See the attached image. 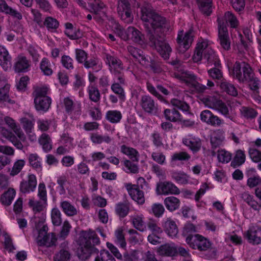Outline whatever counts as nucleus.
I'll list each match as a JSON object with an SVG mask.
<instances>
[{
  "label": "nucleus",
  "instance_id": "f257e3e1",
  "mask_svg": "<svg viewBox=\"0 0 261 261\" xmlns=\"http://www.w3.org/2000/svg\"><path fill=\"white\" fill-rule=\"evenodd\" d=\"M141 19L144 22V27L147 32L148 37L151 34L155 36L164 34L162 30L165 28L166 19L159 15L148 4H144L141 8Z\"/></svg>",
  "mask_w": 261,
  "mask_h": 261
},
{
  "label": "nucleus",
  "instance_id": "f03ea898",
  "mask_svg": "<svg viewBox=\"0 0 261 261\" xmlns=\"http://www.w3.org/2000/svg\"><path fill=\"white\" fill-rule=\"evenodd\" d=\"M100 243L99 238L94 231L89 229L81 231L77 240V255L79 259L85 261L92 254H98L99 250L95 246Z\"/></svg>",
  "mask_w": 261,
  "mask_h": 261
},
{
  "label": "nucleus",
  "instance_id": "7ed1b4c3",
  "mask_svg": "<svg viewBox=\"0 0 261 261\" xmlns=\"http://www.w3.org/2000/svg\"><path fill=\"white\" fill-rule=\"evenodd\" d=\"M229 74L240 83L248 82L252 90L257 91L259 88L260 81L254 76V73L250 65L245 62L237 61L232 69H229Z\"/></svg>",
  "mask_w": 261,
  "mask_h": 261
},
{
  "label": "nucleus",
  "instance_id": "20e7f679",
  "mask_svg": "<svg viewBox=\"0 0 261 261\" xmlns=\"http://www.w3.org/2000/svg\"><path fill=\"white\" fill-rule=\"evenodd\" d=\"M193 59L195 62H198L202 59L205 60L209 66L214 65L215 67H220L221 65L218 56L208 46L207 40H202L197 43Z\"/></svg>",
  "mask_w": 261,
  "mask_h": 261
},
{
  "label": "nucleus",
  "instance_id": "39448f33",
  "mask_svg": "<svg viewBox=\"0 0 261 261\" xmlns=\"http://www.w3.org/2000/svg\"><path fill=\"white\" fill-rule=\"evenodd\" d=\"M49 93V88L47 86L37 87L34 90L32 96L37 111L46 112L48 110L51 103V99L48 95Z\"/></svg>",
  "mask_w": 261,
  "mask_h": 261
},
{
  "label": "nucleus",
  "instance_id": "423d86ee",
  "mask_svg": "<svg viewBox=\"0 0 261 261\" xmlns=\"http://www.w3.org/2000/svg\"><path fill=\"white\" fill-rule=\"evenodd\" d=\"M149 40L151 46L154 47L160 55L165 60L168 59L172 51V48L168 43L165 41L164 34L155 36L151 34Z\"/></svg>",
  "mask_w": 261,
  "mask_h": 261
},
{
  "label": "nucleus",
  "instance_id": "0eeeda50",
  "mask_svg": "<svg viewBox=\"0 0 261 261\" xmlns=\"http://www.w3.org/2000/svg\"><path fill=\"white\" fill-rule=\"evenodd\" d=\"M204 103L208 108L216 110L225 118L235 121V118L230 113L228 107L221 100L210 96L205 98Z\"/></svg>",
  "mask_w": 261,
  "mask_h": 261
},
{
  "label": "nucleus",
  "instance_id": "6e6552de",
  "mask_svg": "<svg viewBox=\"0 0 261 261\" xmlns=\"http://www.w3.org/2000/svg\"><path fill=\"white\" fill-rule=\"evenodd\" d=\"M117 34L124 41L131 40L138 44H142L144 43V35L134 27H128L125 30L119 29L117 30Z\"/></svg>",
  "mask_w": 261,
  "mask_h": 261
},
{
  "label": "nucleus",
  "instance_id": "1a4fd4ad",
  "mask_svg": "<svg viewBox=\"0 0 261 261\" xmlns=\"http://www.w3.org/2000/svg\"><path fill=\"white\" fill-rule=\"evenodd\" d=\"M218 41L221 47L225 50L230 49L231 41L228 28L220 19L218 21Z\"/></svg>",
  "mask_w": 261,
  "mask_h": 261
},
{
  "label": "nucleus",
  "instance_id": "9d476101",
  "mask_svg": "<svg viewBox=\"0 0 261 261\" xmlns=\"http://www.w3.org/2000/svg\"><path fill=\"white\" fill-rule=\"evenodd\" d=\"M186 242L193 249H198L199 251L207 250L211 245L208 239L199 234L188 237L186 240Z\"/></svg>",
  "mask_w": 261,
  "mask_h": 261
},
{
  "label": "nucleus",
  "instance_id": "9b49d317",
  "mask_svg": "<svg viewBox=\"0 0 261 261\" xmlns=\"http://www.w3.org/2000/svg\"><path fill=\"white\" fill-rule=\"evenodd\" d=\"M106 63L109 66V69L114 76L124 75L121 72L124 69V66L122 61L117 56L106 54Z\"/></svg>",
  "mask_w": 261,
  "mask_h": 261
},
{
  "label": "nucleus",
  "instance_id": "f8f14e48",
  "mask_svg": "<svg viewBox=\"0 0 261 261\" xmlns=\"http://www.w3.org/2000/svg\"><path fill=\"white\" fill-rule=\"evenodd\" d=\"M193 30H189L184 35V31H178L176 41L181 53L185 52L189 48L193 41Z\"/></svg>",
  "mask_w": 261,
  "mask_h": 261
},
{
  "label": "nucleus",
  "instance_id": "ddd939ff",
  "mask_svg": "<svg viewBox=\"0 0 261 261\" xmlns=\"http://www.w3.org/2000/svg\"><path fill=\"white\" fill-rule=\"evenodd\" d=\"M114 77L113 82L111 85V89L120 99H124L125 91L123 86L126 84L125 76L124 75H120Z\"/></svg>",
  "mask_w": 261,
  "mask_h": 261
},
{
  "label": "nucleus",
  "instance_id": "4468645a",
  "mask_svg": "<svg viewBox=\"0 0 261 261\" xmlns=\"http://www.w3.org/2000/svg\"><path fill=\"white\" fill-rule=\"evenodd\" d=\"M125 187L133 200L139 204H143L145 202L144 192L138 188V186L128 183L125 184Z\"/></svg>",
  "mask_w": 261,
  "mask_h": 261
},
{
  "label": "nucleus",
  "instance_id": "2eb2a0df",
  "mask_svg": "<svg viewBox=\"0 0 261 261\" xmlns=\"http://www.w3.org/2000/svg\"><path fill=\"white\" fill-rule=\"evenodd\" d=\"M200 119L202 122L214 127L220 126L224 123V121L222 119L207 110L201 112Z\"/></svg>",
  "mask_w": 261,
  "mask_h": 261
},
{
  "label": "nucleus",
  "instance_id": "dca6fc26",
  "mask_svg": "<svg viewBox=\"0 0 261 261\" xmlns=\"http://www.w3.org/2000/svg\"><path fill=\"white\" fill-rule=\"evenodd\" d=\"M63 106L65 112L68 115L74 114L80 115L81 114V103L80 101L73 100L69 97H65L63 100Z\"/></svg>",
  "mask_w": 261,
  "mask_h": 261
},
{
  "label": "nucleus",
  "instance_id": "f3484780",
  "mask_svg": "<svg viewBox=\"0 0 261 261\" xmlns=\"http://www.w3.org/2000/svg\"><path fill=\"white\" fill-rule=\"evenodd\" d=\"M37 181L36 176L33 174L28 175L27 180H22L20 184V191L23 194H29L35 191Z\"/></svg>",
  "mask_w": 261,
  "mask_h": 261
},
{
  "label": "nucleus",
  "instance_id": "a211bd4d",
  "mask_svg": "<svg viewBox=\"0 0 261 261\" xmlns=\"http://www.w3.org/2000/svg\"><path fill=\"white\" fill-rule=\"evenodd\" d=\"M156 191L158 194L161 195H177L180 193V190L170 181H164L158 184Z\"/></svg>",
  "mask_w": 261,
  "mask_h": 261
},
{
  "label": "nucleus",
  "instance_id": "6ab92c4d",
  "mask_svg": "<svg viewBox=\"0 0 261 261\" xmlns=\"http://www.w3.org/2000/svg\"><path fill=\"white\" fill-rule=\"evenodd\" d=\"M31 66V62L27 58L19 55L16 59L14 64V69L17 73H25L28 72Z\"/></svg>",
  "mask_w": 261,
  "mask_h": 261
},
{
  "label": "nucleus",
  "instance_id": "aec40b11",
  "mask_svg": "<svg viewBox=\"0 0 261 261\" xmlns=\"http://www.w3.org/2000/svg\"><path fill=\"white\" fill-rule=\"evenodd\" d=\"M140 105L142 109L147 113L155 114L158 111V104L149 95H143L141 97Z\"/></svg>",
  "mask_w": 261,
  "mask_h": 261
},
{
  "label": "nucleus",
  "instance_id": "412c9836",
  "mask_svg": "<svg viewBox=\"0 0 261 261\" xmlns=\"http://www.w3.org/2000/svg\"><path fill=\"white\" fill-rule=\"evenodd\" d=\"M244 237L249 243L259 244L261 242V228L256 226H250L244 233Z\"/></svg>",
  "mask_w": 261,
  "mask_h": 261
},
{
  "label": "nucleus",
  "instance_id": "4be33fe9",
  "mask_svg": "<svg viewBox=\"0 0 261 261\" xmlns=\"http://www.w3.org/2000/svg\"><path fill=\"white\" fill-rule=\"evenodd\" d=\"M182 142L194 153L200 150L202 145L200 139L194 136L193 135H189L186 136L182 139Z\"/></svg>",
  "mask_w": 261,
  "mask_h": 261
},
{
  "label": "nucleus",
  "instance_id": "5701e85b",
  "mask_svg": "<svg viewBox=\"0 0 261 261\" xmlns=\"http://www.w3.org/2000/svg\"><path fill=\"white\" fill-rule=\"evenodd\" d=\"M222 20L226 27H229L231 29H237L240 25V22L237 16L231 11H226L223 17L218 16L217 22L218 19Z\"/></svg>",
  "mask_w": 261,
  "mask_h": 261
},
{
  "label": "nucleus",
  "instance_id": "b1692460",
  "mask_svg": "<svg viewBox=\"0 0 261 261\" xmlns=\"http://www.w3.org/2000/svg\"><path fill=\"white\" fill-rule=\"evenodd\" d=\"M88 4L90 7L89 11L95 14L94 19L98 21H102L105 13L100 11L105 7V4L99 0H94L93 3H89Z\"/></svg>",
  "mask_w": 261,
  "mask_h": 261
},
{
  "label": "nucleus",
  "instance_id": "393cba45",
  "mask_svg": "<svg viewBox=\"0 0 261 261\" xmlns=\"http://www.w3.org/2000/svg\"><path fill=\"white\" fill-rule=\"evenodd\" d=\"M0 66L5 71L10 70L12 66V58L7 49L0 45Z\"/></svg>",
  "mask_w": 261,
  "mask_h": 261
},
{
  "label": "nucleus",
  "instance_id": "a878e982",
  "mask_svg": "<svg viewBox=\"0 0 261 261\" xmlns=\"http://www.w3.org/2000/svg\"><path fill=\"white\" fill-rule=\"evenodd\" d=\"M225 132L222 129L215 130L210 138V143L213 149H216L223 145L225 140Z\"/></svg>",
  "mask_w": 261,
  "mask_h": 261
},
{
  "label": "nucleus",
  "instance_id": "bb28decb",
  "mask_svg": "<svg viewBox=\"0 0 261 261\" xmlns=\"http://www.w3.org/2000/svg\"><path fill=\"white\" fill-rule=\"evenodd\" d=\"M117 12L120 18L124 23L128 24L133 22L134 17L130 5L117 6Z\"/></svg>",
  "mask_w": 261,
  "mask_h": 261
},
{
  "label": "nucleus",
  "instance_id": "cd10ccee",
  "mask_svg": "<svg viewBox=\"0 0 261 261\" xmlns=\"http://www.w3.org/2000/svg\"><path fill=\"white\" fill-rule=\"evenodd\" d=\"M60 251L54 256V261H69L71 254L67 244L64 242L61 244Z\"/></svg>",
  "mask_w": 261,
  "mask_h": 261
},
{
  "label": "nucleus",
  "instance_id": "c85d7f7f",
  "mask_svg": "<svg viewBox=\"0 0 261 261\" xmlns=\"http://www.w3.org/2000/svg\"><path fill=\"white\" fill-rule=\"evenodd\" d=\"M60 207L62 212L68 217L76 216L78 213L77 208L69 201H61L60 203Z\"/></svg>",
  "mask_w": 261,
  "mask_h": 261
},
{
  "label": "nucleus",
  "instance_id": "c756f323",
  "mask_svg": "<svg viewBox=\"0 0 261 261\" xmlns=\"http://www.w3.org/2000/svg\"><path fill=\"white\" fill-rule=\"evenodd\" d=\"M146 87L149 92L160 100H163L164 98L163 96L159 93L157 90L162 92L165 95L169 94L168 90L161 85H157L156 89L151 83L147 82L146 83Z\"/></svg>",
  "mask_w": 261,
  "mask_h": 261
},
{
  "label": "nucleus",
  "instance_id": "7c9ffc66",
  "mask_svg": "<svg viewBox=\"0 0 261 261\" xmlns=\"http://www.w3.org/2000/svg\"><path fill=\"white\" fill-rule=\"evenodd\" d=\"M130 204L128 201L120 202L115 205V213L120 218L125 217L129 213Z\"/></svg>",
  "mask_w": 261,
  "mask_h": 261
},
{
  "label": "nucleus",
  "instance_id": "2f4dec72",
  "mask_svg": "<svg viewBox=\"0 0 261 261\" xmlns=\"http://www.w3.org/2000/svg\"><path fill=\"white\" fill-rule=\"evenodd\" d=\"M200 12L205 16H210L213 12L212 0H196Z\"/></svg>",
  "mask_w": 261,
  "mask_h": 261
},
{
  "label": "nucleus",
  "instance_id": "473e14b6",
  "mask_svg": "<svg viewBox=\"0 0 261 261\" xmlns=\"http://www.w3.org/2000/svg\"><path fill=\"white\" fill-rule=\"evenodd\" d=\"M171 177L178 184L185 185L191 184L190 176L183 171H174L171 173Z\"/></svg>",
  "mask_w": 261,
  "mask_h": 261
},
{
  "label": "nucleus",
  "instance_id": "72a5a7b5",
  "mask_svg": "<svg viewBox=\"0 0 261 261\" xmlns=\"http://www.w3.org/2000/svg\"><path fill=\"white\" fill-rule=\"evenodd\" d=\"M4 120L6 123L14 131L18 137L21 140L24 141L25 137L19 125L17 124L15 121L9 117H6Z\"/></svg>",
  "mask_w": 261,
  "mask_h": 261
},
{
  "label": "nucleus",
  "instance_id": "f704fd0d",
  "mask_svg": "<svg viewBox=\"0 0 261 261\" xmlns=\"http://www.w3.org/2000/svg\"><path fill=\"white\" fill-rule=\"evenodd\" d=\"M158 253L161 256H172L177 254V250L174 246L165 244L158 248Z\"/></svg>",
  "mask_w": 261,
  "mask_h": 261
},
{
  "label": "nucleus",
  "instance_id": "c9c22d12",
  "mask_svg": "<svg viewBox=\"0 0 261 261\" xmlns=\"http://www.w3.org/2000/svg\"><path fill=\"white\" fill-rule=\"evenodd\" d=\"M166 119L173 122H178L181 120V115L175 108L166 109L164 111Z\"/></svg>",
  "mask_w": 261,
  "mask_h": 261
},
{
  "label": "nucleus",
  "instance_id": "e433bc0d",
  "mask_svg": "<svg viewBox=\"0 0 261 261\" xmlns=\"http://www.w3.org/2000/svg\"><path fill=\"white\" fill-rule=\"evenodd\" d=\"M123 167L122 170L128 174H137L139 172V168L137 163L129 160L124 159L122 161Z\"/></svg>",
  "mask_w": 261,
  "mask_h": 261
},
{
  "label": "nucleus",
  "instance_id": "4c0bfd02",
  "mask_svg": "<svg viewBox=\"0 0 261 261\" xmlns=\"http://www.w3.org/2000/svg\"><path fill=\"white\" fill-rule=\"evenodd\" d=\"M35 119L32 114H28L20 119L22 126L27 133H31L34 128Z\"/></svg>",
  "mask_w": 261,
  "mask_h": 261
},
{
  "label": "nucleus",
  "instance_id": "58836bf2",
  "mask_svg": "<svg viewBox=\"0 0 261 261\" xmlns=\"http://www.w3.org/2000/svg\"><path fill=\"white\" fill-rule=\"evenodd\" d=\"M65 34L71 39H77L81 37V33L79 29L74 28L73 24L69 22L65 24Z\"/></svg>",
  "mask_w": 261,
  "mask_h": 261
},
{
  "label": "nucleus",
  "instance_id": "ea45409f",
  "mask_svg": "<svg viewBox=\"0 0 261 261\" xmlns=\"http://www.w3.org/2000/svg\"><path fill=\"white\" fill-rule=\"evenodd\" d=\"M120 151L123 154L128 156L132 161L138 162L139 153L136 149L128 147L125 145H122L120 147Z\"/></svg>",
  "mask_w": 261,
  "mask_h": 261
},
{
  "label": "nucleus",
  "instance_id": "a19ab883",
  "mask_svg": "<svg viewBox=\"0 0 261 261\" xmlns=\"http://www.w3.org/2000/svg\"><path fill=\"white\" fill-rule=\"evenodd\" d=\"M2 134L4 137L9 140L15 147L18 149H22L23 146L21 142L19 141L15 135L11 132L3 129L2 130Z\"/></svg>",
  "mask_w": 261,
  "mask_h": 261
},
{
  "label": "nucleus",
  "instance_id": "79ce46f5",
  "mask_svg": "<svg viewBox=\"0 0 261 261\" xmlns=\"http://www.w3.org/2000/svg\"><path fill=\"white\" fill-rule=\"evenodd\" d=\"M38 141L45 152H48L52 149V141L48 134L46 133L42 134L40 136Z\"/></svg>",
  "mask_w": 261,
  "mask_h": 261
},
{
  "label": "nucleus",
  "instance_id": "37998d69",
  "mask_svg": "<svg viewBox=\"0 0 261 261\" xmlns=\"http://www.w3.org/2000/svg\"><path fill=\"white\" fill-rule=\"evenodd\" d=\"M220 87L223 92H225L229 95L236 96L238 91L233 84L225 79H222L220 83Z\"/></svg>",
  "mask_w": 261,
  "mask_h": 261
},
{
  "label": "nucleus",
  "instance_id": "c03bdc74",
  "mask_svg": "<svg viewBox=\"0 0 261 261\" xmlns=\"http://www.w3.org/2000/svg\"><path fill=\"white\" fill-rule=\"evenodd\" d=\"M56 239L53 233L46 234L42 236V237H37V242L40 246H46L50 247L55 244Z\"/></svg>",
  "mask_w": 261,
  "mask_h": 261
},
{
  "label": "nucleus",
  "instance_id": "a18cd8bd",
  "mask_svg": "<svg viewBox=\"0 0 261 261\" xmlns=\"http://www.w3.org/2000/svg\"><path fill=\"white\" fill-rule=\"evenodd\" d=\"M164 203L168 210L173 212L179 207L180 201L174 196H169L164 199Z\"/></svg>",
  "mask_w": 261,
  "mask_h": 261
},
{
  "label": "nucleus",
  "instance_id": "49530a36",
  "mask_svg": "<svg viewBox=\"0 0 261 261\" xmlns=\"http://www.w3.org/2000/svg\"><path fill=\"white\" fill-rule=\"evenodd\" d=\"M59 26V22L58 20L51 16L46 17L42 24V27H45L47 30L51 32H56Z\"/></svg>",
  "mask_w": 261,
  "mask_h": 261
},
{
  "label": "nucleus",
  "instance_id": "de8ad7c7",
  "mask_svg": "<svg viewBox=\"0 0 261 261\" xmlns=\"http://www.w3.org/2000/svg\"><path fill=\"white\" fill-rule=\"evenodd\" d=\"M87 92L89 99L95 103L99 101L100 93L98 88L94 84H90L87 88Z\"/></svg>",
  "mask_w": 261,
  "mask_h": 261
},
{
  "label": "nucleus",
  "instance_id": "09e8293b",
  "mask_svg": "<svg viewBox=\"0 0 261 261\" xmlns=\"http://www.w3.org/2000/svg\"><path fill=\"white\" fill-rule=\"evenodd\" d=\"M90 140L95 144H100L102 143L109 144L112 141L111 138L108 135H102L98 133L91 134Z\"/></svg>",
  "mask_w": 261,
  "mask_h": 261
},
{
  "label": "nucleus",
  "instance_id": "8fccbe9b",
  "mask_svg": "<svg viewBox=\"0 0 261 261\" xmlns=\"http://www.w3.org/2000/svg\"><path fill=\"white\" fill-rule=\"evenodd\" d=\"M28 160L30 166L38 172L42 170L41 159L37 153H31L28 156Z\"/></svg>",
  "mask_w": 261,
  "mask_h": 261
},
{
  "label": "nucleus",
  "instance_id": "3c124183",
  "mask_svg": "<svg viewBox=\"0 0 261 261\" xmlns=\"http://www.w3.org/2000/svg\"><path fill=\"white\" fill-rule=\"evenodd\" d=\"M164 227L165 231L169 236L174 237L177 235L178 228L174 221L171 219H167L164 223Z\"/></svg>",
  "mask_w": 261,
  "mask_h": 261
},
{
  "label": "nucleus",
  "instance_id": "603ef678",
  "mask_svg": "<svg viewBox=\"0 0 261 261\" xmlns=\"http://www.w3.org/2000/svg\"><path fill=\"white\" fill-rule=\"evenodd\" d=\"M16 195V191L13 188H9L2 196L1 200L3 204L10 205Z\"/></svg>",
  "mask_w": 261,
  "mask_h": 261
},
{
  "label": "nucleus",
  "instance_id": "864d4df0",
  "mask_svg": "<svg viewBox=\"0 0 261 261\" xmlns=\"http://www.w3.org/2000/svg\"><path fill=\"white\" fill-rule=\"evenodd\" d=\"M121 112L117 110H109L106 115V119L112 123H117L122 119Z\"/></svg>",
  "mask_w": 261,
  "mask_h": 261
},
{
  "label": "nucleus",
  "instance_id": "5fc2aeb1",
  "mask_svg": "<svg viewBox=\"0 0 261 261\" xmlns=\"http://www.w3.org/2000/svg\"><path fill=\"white\" fill-rule=\"evenodd\" d=\"M99 63V59L97 57H92L89 59L87 58L83 63V65L86 69H97L96 71H98L101 68V66Z\"/></svg>",
  "mask_w": 261,
  "mask_h": 261
},
{
  "label": "nucleus",
  "instance_id": "6e6d98bb",
  "mask_svg": "<svg viewBox=\"0 0 261 261\" xmlns=\"http://www.w3.org/2000/svg\"><path fill=\"white\" fill-rule=\"evenodd\" d=\"M245 154L242 150H238L236 151V155L231 163V166L233 168H236L242 165L245 161Z\"/></svg>",
  "mask_w": 261,
  "mask_h": 261
},
{
  "label": "nucleus",
  "instance_id": "4d7b16f0",
  "mask_svg": "<svg viewBox=\"0 0 261 261\" xmlns=\"http://www.w3.org/2000/svg\"><path fill=\"white\" fill-rule=\"evenodd\" d=\"M40 68L43 74L47 76L51 75L53 71L51 69V64L49 60L46 58H43L40 63Z\"/></svg>",
  "mask_w": 261,
  "mask_h": 261
},
{
  "label": "nucleus",
  "instance_id": "13d9d810",
  "mask_svg": "<svg viewBox=\"0 0 261 261\" xmlns=\"http://www.w3.org/2000/svg\"><path fill=\"white\" fill-rule=\"evenodd\" d=\"M197 229L195 226L191 223H187L185 224L183 231L182 235L186 237V240L188 237H191L196 234Z\"/></svg>",
  "mask_w": 261,
  "mask_h": 261
},
{
  "label": "nucleus",
  "instance_id": "bf43d9fd",
  "mask_svg": "<svg viewBox=\"0 0 261 261\" xmlns=\"http://www.w3.org/2000/svg\"><path fill=\"white\" fill-rule=\"evenodd\" d=\"M132 222L134 227L140 231L145 230L146 226L141 216H135L132 217Z\"/></svg>",
  "mask_w": 261,
  "mask_h": 261
},
{
  "label": "nucleus",
  "instance_id": "052dcab7",
  "mask_svg": "<svg viewBox=\"0 0 261 261\" xmlns=\"http://www.w3.org/2000/svg\"><path fill=\"white\" fill-rule=\"evenodd\" d=\"M51 221L54 225L59 226L62 222L61 213L57 207H54L51 212Z\"/></svg>",
  "mask_w": 261,
  "mask_h": 261
},
{
  "label": "nucleus",
  "instance_id": "680f3d73",
  "mask_svg": "<svg viewBox=\"0 0 261 261\" xmlns=\"http://www.w3.org/2000/svg\"><path fill=\"white\" fill-rule=\"evenodd\" d=\"M240 111L241 115L246 119H253L256 117L257 114L254 109L249 107H243L240 109Z\"/></svg>",
  "mask_w": 261,
  "mask_h": 261
},
{
  "label": "nucleus",
  "instance_id": "e2e57ef3",
  "mask_svg": "<svg viewBox=\"0 0 261 261\" xmlns=\"http://www.w3.org/2000/svg\"><path fill=\"white\" fill-rule=\"evenodd\" d=\"M94 261H116L115 258L109 252V251L103 249L101 250L99 255L95 258Z\"/></svg>",
  "mask_w": 261,
  "mask_h": 261
},
{
  "label": "nucleus",
  "instance_id": "0e129e2a",
  "mask_svg": "<svg viewBox=\"0 0 261 261\" xmlns=\"http://www.w3.org/2000/svg\"><path fill=\"white\" fill-rule=\"evenodd\" d=\"M171 103L173 106L177 108L183 112H188L189 111V105L184 100L177 98H173L171 99Z\"/></svg>",
  "mask_w": 261,
  "mask_h": 261
},
{
  "label": "nucleus",
  "instance_id": "69168bd1",
  "mask_svg": "<svg viewBox=\"0 0 261 261\" xmlns=\"http://www.w3.org/2000/svg\"><path fill=\"white\" fill-rule=\"evenodd\" d=\"M165 212L164 206L161 203H155L151 205L150 213H152L155 217H162Z\"/></svg>",
  "mask_w": 261,
  "mask_h": 261
},
{
  "label": "nucleus",
  "instance_id": "338daca9",
  "mask_svg": "<svg viewBox=\"0 0 261 261\" xmlns=\"http://www.w3.org/2000/svg\"><path fill=\"white\" fill-rule=\"evenodd\" d=\"M217 157L220 162L228 163L232 159V154L224 149H221L218 150Z\"/></svg>",
  "mask_w": 261,
  "mask_h": 261
},
{
  "label": "nucleus",
  "instance_id": "774afa93",
  "mask_svg": "<svg viewBox=\"0 0 261 261\" xmlns=\"http://www.w3.org/2000/svg\"><path fill=\"white\" fill-rule=\"evenodd\" d=\"M61 62L62 66L67 70H71L74 68V61L70 56L64 55L62 56Z\"/></svg>",
  "mask_w": 261,
  "mask_h": 261
}]
</instances>
